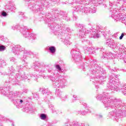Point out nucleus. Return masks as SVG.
<instances>
[{
    "mask_svg": "<svg viewBox=\"0 0 126 126\" xmlns=\"http://www.w3.org/2000/svg\"><path fill=\"white\" fill-rule=\"evenodd\" d=\"M49 50L51 53H55L56 52V48L54 46H51L49 48Z\"/></svg>",
    "mask_w": 126,
    "mask_h": 126,
    "instance_id": "nucleus-1",
    "label": "nucleus"
},
{
    "mask_svg": "<svg viewBox=\"0 0 126 126\" xmlns=\"http://www.w3.org/2000/svg\"><path fill=\"white\" fill-rule=\"evenodd\" d=\"M20 102H21V103H23V100H20Z\"/></svg>",
    "mask_w": 126,
    "mask_h": 126,
    "instance_id": "nucleus-7",
    "label": "nucleus"
},
{
    "mask_svg": "<svg viewBox=\"0 0 126 126\" xmlns=\"http://www.w3.org/2000/svg\"><path fill=\"white\" fill-rule=\"evenodd\" d=\"M40 119L41 120H46L47 119V116L45 114H41L40 115Z\"/></svg>",
    "mask_w": 126,
    "mask_h": 126,
    "instance_id": "nucleus-2",
    "label": "nucleus"
},
{
    "mask_svg": "<svg viewBox=\"0 0 126 126\" xmlns=\"http://www.w3.org/2000/svg\"><path fill=\"white\" fill-rule=\"evenodd\" d=\"M124 36H125L124 33H122L121 35L119 37L120 40H122V39H123V38L124 37Z\"/></svg>",
    "mask_w": 126,
    "mask_h": 126,
    "instance_id": "nucleus-5",
    "label": "nucleus"
},
{
    "mask_svg": "<svg viewBox=\"0 0 126 126\" xmlns=\"http://www.w3.org/2000/svg\"><path fill=\"white\" fill-rule=\"evenodd\" d=\"M56 67L57 69H59V70H62V68H61V66H60V65L59 64L56 65Z\"/></svg>",
    "mask_w": 126,
    "mask_h": 126,
    "instance_id": "nucleus-4",
    "label": "nucleus"
},
{
    "mask_svg": "<svg viewBox=\"0 0 126 126\" xmlns=\"http://www.w3.org/2000/svg\"><path fill=\"white\" fill-rule=\"evenodd\" d=\"M2 16H6V15H7V14H6V12H2Z\"/></svg>",
    "mask_w": 126,
    "mask_h": 126,
    "instance_id": "nucleus-6",
    "label": "nucleus"
},
{
    "mask_svg": "<svg viewBox=\"0 0 126 126\" xmlns=\"http://www.w3.org/2000/svg\"><path fill=\"white\" fill-rule=\"evenodd\" d=\"M5 50V47L4 46H0V52L1 51H4Z\"/></svg>",
    "mask_w": 126,
    "mask_h": 126,
    "instance_id": "nucleus-3",
    "label": "nucleus"
}]
</instances>
